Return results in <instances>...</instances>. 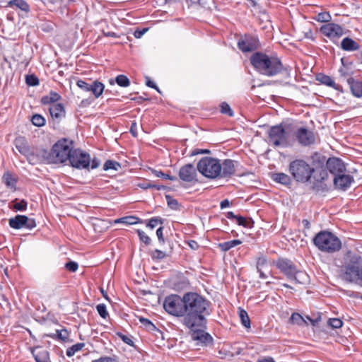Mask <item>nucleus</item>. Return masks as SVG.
Masks as SVG:
<instances>
[{
  "label": "nucleus",
  "mask_w": 362,
  "mask_h": 362,
  "mask_svg": "<svg viewBox=\"0 0 362 362\" xmlns=\"http://www.w3.org/2000/svg\"><path fill=\"white\" fill-rule=\"evenodd\" d=\"M103 33L105 36H107V37H119V35L115 33V32H111V31H106L105 30H103Z\"/></svg>",
  "instance_id": "obj_63"
},
{
  "label": "nucleus",
  "mask_w": 362,
  "mask_h": 362,
  "mask_svg": "<svg viewBox=\"0 0 362 362\" xmlns=\"http://www.w3.org/2000/svg\"><path fill=\"white\" fill-rule=\"evenodd\" d=\"M197 170L206 177L217 178L221 172L220 160L211 157H204L198 162Z\"/></svg>",
  "instance_id": "obj_8"
},
{
  "label": "nucleus",
  "mask_w": 362,
  "mask_h": 362,
  "mask_svg": "<svg viewBox=\"0 0 362 362\" xmlns=\"http://www.w3.org/2000/svg\"><path fill=\"white\" fill-rule=\"evenodd\" d=\"M32 124L36 127H40L45 124V119L40 114H35L31 118Z\"/></svg>",
  "instance_id": "obj_39"
},
{
  "label": "nucleus",
  "mask_w": 362,
  "mask_h": 362,
  "mask_svg": "<svg viewBox=\"0 0 362 362\" xmlns=\"http://www.w3.org/2000/svg\"><path fill=\"white\" fill-rule=\"evenodd\" d=\"M115 82H116L117 83V85L121 87H128L130 85L129 79L127 78V76H126L125 75H123V74L118 75L115 78V81L113 79L109 80V83L111 85H114Z\"/></svg>",
  "instance_id": "obj_31"
},
{
  "label": "nucleus",
  "mask_w": 362,
  "mask_h": 362,
  "mask_svg": "<svg viewBox=\"0 0 362 362\" xmlns=\"http://www.w3.org/2000/svg\"><path fill=\"white\" fill-rule=\"evenodd\" d=\"M2 179L3 182L7 187H14L16 186V180L13 177L12 175L9 172L5 173Z\"/></svg>",
  "instance_id": "obj_35"
},
{
  "label": "nucleus",
  "mask_w": 362,
  "mask_h": 362,
  "mask_svg": "<svg viewBox=\"0 0 362 362\" xmlns=\"http://www.w3.org/2000/svg\"><path fill=\"white\" fill-rule=\"evenodd\" d=\"M163 227L160 226L156 230V235L158 238V240L162 243H163L165 242V240L163 238Z\"/></svg>",
  "instance_id": "obj_57"
},
{
  "label": "nucleus",
  "mask_w": 362,
  "mask_h": 362,
  "mask_svg": "<svg viewBox=\"0 0 362 362\" xmlns=\"http://www.w3.org/2000/svg\"><path fill=\"white\" fill-rule=\"evenodd\" d=\"M290 320L293 324L300 325L304 322L303 317L298 313H293L290 317Z\"/></svg>",
  "instance_id": "obj_50"
},
{
  "label": "nucleus",
  "mask_w": 362,
  "mask_h": 362,
  "mask_svg": "<svg viewBox=\"0 0 362 362\" xmlns=\"http://www.w3.org/2000/svg\"><path fill=\"white\" fill-rule=\"evenodd\" d=\"M333 182L336 188L341 190H346L354 182V177L351 175H346L344 173L335 176Z\"/></svg>",
  "instance_id": "obj_20"
},
{
  "label": "nucleus",
  "mask_w": 362,
  "mask_h": 362,
  "mask_svg": "<svg viewBox=\"0 0 362 362\" xmlns=\"http://www.w3.org/2000/svg\"><path fill=\"white\" fill-rule=\"evenodd\" d=\"M15 146L18 151L23 155H26L29 153V146L24 137H18L14 141Z\"/></svg>",
  "instance_id": "obj_27"
},
{
  "label": "nucleus",
  "mask_w": 362,
  "mask_h": 362,
  "mask_svg": "<svg viewBox=\"0 0 362 362\" xmlns=\"http://www.w3.org/2000/svg\"><path fill=\"white\" fill-rule=\"evenodd\" d=\"M158 224H163V220L158 217H153L148 221L146 226L147 227H149L150 228L153 229L155 227H156Z\"/></svg>",
  "instance_id": "obj_48"
},
{
  "label": "nucleus",
  "mask_w": 362,
  "mask_h": 362,
  "mask_svg": "<svg viewBox=\"0 0 362 362\" xmlns=\"http://www.w3.org/2000/svg\"><path fill=\"white\" fill-rule=\"evenodd\" d=\"M165 199L167 200L168 206L170 209L173 210L179 209V203L175 199H173L170 195H166Z\"/></svg>",
  "instance_id": "obj_44"
},
{
  "label": "nucleus",
  "mask_w": 362,
  "mask_h": 362,
  "mask_svg": "<svg viewBox=\"0 0 362 362\" xmlns=\"http://www.w3.org/2000/svg\"><path fill=\"white\" fill-rule=\"evenodd\" d=\"M65 268L69 272H75L78 269V265L76 262L70 261L65 264Z\"/></svg>",
  "instance_id": "obj_54"
},
{
  "label": "nucleus",
  "mask_w": 362,
  "mask_h": 362,
  "mask_svg": "<svg viewBox=\"0 0 362 362\" xmlns=\"http://www.w3.org/2000/svg\"><path fill=\"white\" fill-rule=\"evenodd\" d=\"M117 335L122 339V341L129 344V345H132L133 344V341L128 337L121 334V333H118Z\"/></svg>",
  "instance_id": "obj_60"
},
{
  "label": "nucleus",
  "mask_w": 362,
  "mask_h": 362,
  "mask_svg": "<svg viewBox=\"0 0 362 362\" xmlns=\"http://www.w3.org/2000/svg\"><path fill=\"white\" fill-rule=\"evenodd\" d=\"M238 47L243 52H250L258 47V40L255 37L245 36L239 40Z\"/></svg>",
  "instance_id": "obj_17"
},
{
  "label": "nucleus",
  "mask_w": 362,
  "mask_h": 362,
  "mask_svg": "<svg viewBox=\"0 0 362 362\" xmlns=\"http://www.w3.org/2000/svg\"><path fill=\"white\" fill-rule=\"evenodd\" d=\"M139 322L148 332H154L157 330L156 327L148 319L141 317H139Z\"/></svg>",
  "instance_id": "obj_38"
},
{
  "label": "nucleus",
  "mask_w": 362,
  "mask_h": 362,
  "mask_svg": "<svg viewBox=\"0 0 362 362\" xmlns=\"http://www.w3.org/2000/svg\"><path fill=\"white\" fill-rule=\"evenodd\" d=\"M60 98L61 96L57 93L51 91L48 95H44L41 98V103L50 106L52 104H58L57 102L59 101Z\"/></svg>",
  "instance_id": "obj_26"
},
{
  "label": "nucleus",
  "mask_w": 362,
  "mask_h": 362,
  "mask_svg": "<svg viewBox=\"0 0 362 362\" xmlns=\"http://www.w3.org/2000/svg\"><path fill=\"white\" fill-rule=\"evenodd\" d=\"M13 3L23 11H27L29 9V5L23 0H13Z\"/></svg>",
  "instance_id": "obj_51"
},
{
  "label": "nucleus",
  "mask_w": 362,
  "mask_h": 362,
  "mask_svg": "<svg viewBox=\"0 0 362 362\" xmlns=\"http://www.w3.org/2000/svg\"><path fill=\"white\" fill-rule=\"evenodd\" d=\"M148 28H144L142 30H135L134 35L136 38H140L147 30Z\"/></svg>",
  "instance_id": "obj_61"
},
{
  "label": "nucleus",
  "mask_w": 362,
  "mask_h": 362,
  "mask_svg": "<svg viewBox=\"0 0 362 362\" xmlns=\"http://www.w3.org/2000/svg\"><path fill=\"white\" fill-rule=\"evenodd\" d=\"M317 80L321 83L332 87L335 90H339L341 88V86L337 84L330 76L325 74H318L317 76Z\"/></svg>",
  "instance_id": "obj_28"
},
{
  "label": "nucleus",
  "mask_w": 362,
  "mask_h": 362,
  "mask_svg": "<svg viewBox=\"0 0 362 362\" xmlns=\"http://www.w3.org/2000/svg\"><path fill=\"white\" fill-rule=\"evenodd\" d=\"M115 222L116 223H122L126 225H134V224L140 223L141 221H140L139 218H138V217L129 216H125V217L118 218V219L115 220Z\"/></svg>",
  "instance_id": "obj_33"
},
{
  "label": "nucleus",
  "mask_w": 362,
  "mask_h": 362,
  "mask_svg": "<svg viewBox=\"0 0 362 362\" xmlns=\"http://www.w3.org/2000/svg\"><path fill=\"white\" fill-rule=\"evenodd\" d=\"M240 244H241V241L240 240H233L220 243L218 247L222 251L226 252Z\"/></svg>",
  "instance_id": "obj_34"
},
{
  "label": "nucleus",
  "mask_w": 362,
  "mask_h": 362,
  "mask_svg": "<svg viewBox=\"0 0 362 362\" xmlns=\"http://www.w3.org/2000/svg\"><path fill=\"white\" fill-rule=\"evenodd\" d=\"M26 83L29 86H37L39 84V79L35 75H28L26 76Z\"/></svg>",
  "instance_id": "obj_53"
},
{
  "label": "nucleus",
  "mask_w": 362,
  "mask_h": 362,
  "mask_svg": "<svg viewBox=\"0 0 362 362\" xmlns=\"http://www.w3.org/2000/svg\"><path fill=\"white\" fill-rule=\"evenodd\" d=\"M314 19L318 23H329L331 20V16L327 12H322L318 13Z\"/></svg>",
  "instance_id": "obj_41"
},
{
  "label": "nucleus",
  "mask_w": 362,
  "mask_h": 362,
  "mask_svg": "<svg viewBox=\"0 0 362 362\" xmlns=\"http://www.w3.org/2000/svg\"><path fill=\"white\" fill-rule=\"evenodd\" d=\"M137 233L141 241L144 243L146 245L151 243V238L146 234L145 232L139 229L137 230Z\"/></svg>",
  "instance_id": "obj_49"
},
{
  "label": "nucleus",
  "mask_w": 362,
  "mask_h": 362,
  "mask_svg": "<svg viewBox=\"0 0 362 362\" xmlns=\"http://www.w3.org/2000/svg\"><path fill=\"white\" fill-rule=\"evenodd\" d=\"M288 171L296 182L305 183L310 180L315 169L303 159H296L289 163Z\"/></svg>",
  "instance_id": "obj_5"
},
{
  "label": "nucleus",
  "mask_w": 362,
  "mask_h": 362,
  "mask_svg": "<svg viewBox=\"0 0 362 362\" xmlns=\"http://www.w3.org/2000/svg\"><path fill=\"white\" fill-rule=\"evenodd\" d=\"M185 294L182 297L178 295L167 296L163 303L164 309L170 315L176 317H185Z\"/></svg>",
  "instance_id": "obj_11"
},
{
  "label": "nucleus",
  "mask_w": 362,
  "mask_h": 362,
  "mask_svg": "<svg viewBox=\"0 0 362 362\" xmlns=\"http://www.w3.org/2000/svg\"><path fill=\"white\" fill-rule=\"evenodd\" d=\"M166 257V254L160 250H155L151 253V257L153 259H163Z\"/></svg>",
  "instance_id": "obj_52"
},
{
  "label": "nucleus",
  "mask_w": 362,
  "mask_h": 362,
  "mask_svg": "<svg viewBox=\"0 0 362 362\" xmlns=\"http://www.w3.org/2000/svg\"><path fill=\"white\" fill-rule=\"evenodd\" d=\"M268 141L274 147H287L290 144L289 132L283 127L279 124L272 127L268 132Z\"/></svg>",
  "instance_id": "obj_10"
},
{
  "label": "nucleus",
  "mask_w": 362,
  "mask_h": 362,
  "mask_svg": "<svg viewBox=\"0 0 362 362\" xmlns=\"http://www.w3.org/2000/svg\"><path fill=\"white\" fill-rule=\"evenodd\" d=\"M272 180L278 183L288 186L291 184L292 180L289 175L284 173H276L272 175Z\"/></svg>",
  "instance_id": "obj_24"
},
{
  "label": "nucleus",
  "mask_w": 362,
  "mask_h": 362,
  "mask_svg": "<svg viewBox=\"0 0 362 362\" xmlns=\"http://www.w3.org/2000/svg\"><path fill=\"white\" fill-rule=\"evenodd\" d=\"M327 324L332 328H340L343 325V322L339 318H330L327 321Z\"/></svg>",
  "instance_id": "obj_45"
},
{
  "label": "nucleus",
  "mask_w": 362,
  "mask_h": 362,
  "mask_svg": "<svg viewBox=\"0 0 362 362\" xmlns=\"http://www.w3.org/2000/svg\"><path fill=\"white\" fill-rule=\"evenodd\" d=\"M238 163L231 159H226L221 163V172L218 177L230 178L235 174Z\"/></svg>",
  "instance_id": "obj_15"
},
{
  "label": "nucleus",
  "mask_w": 362,
  "mask_h": 362,
  "mask_svg": "<svg viewBox=\"0 0 362 362\" xmlns=\"http://www.w3.org/2000/svg\"><path fill=\"white\" fill-rule=\"evenodd\" d=\"M178 175L180 179L184 182H192L197 181V169L191 163L182 166L179 170Z\"/></svg>",
  "instance_id": "obj_14"
},
{
  "label": "nucleus",
  "mask_w": 362,
  "mask_h": 362,
  "mask_svg": "<svg viewBox=\"0 0 362 362\" xmlns=\"http://www.w3.org/2000/svg\"><path fill=\"white\" fill-rule=\"evenodd\" d=\"M92 362H117L115 359L110 357H102L99 359L94 360Z\"/></svg>",
  "instance_id": "obj_62"
},
{
  "label": "nucleus",
  "mask_w": 362,
  "mask_h": 362,
  "mask_svg": "<svg viewBox=\"0 0 362 362\" xmlns=\"http://www.w3.org/2000/svg\"><path fill=\"white\" fill-rule=\"evenodd\" d=\"M352 93L359 98L362 96V82L355 81L353 78L348 80Z\"/></svg>",
  "instance_id": "obj_29"
},
{
  "label": "nucleus",
  "mask_w": 362,
  "mask_h": 362,
  "mask_svg": "<svg viewBox=\"0 0 362 362\" xmlns=\"http://www.w3.org/2000/svg\"><path fill=\"white\" fill-rule=\"evenodd\" d=\"M153 173L155 175V176L158 177H161L163 179H165V180H172V181H175V180H177V178L175 176H171L168 174H166V173H163L162 171L160 170H153Z\"/></svg>",
  "instance_id": "obj_43"
},
{
  "label": "nucleus",
  "mask_w": 362,
  "mask_h": 362,
  "mask_svg": "<svg viewBox=\"0 0 362 362\" xmlns=\"http://www.w3.org/2000/svg\"><path fill=\"white\" fill-rule=\"evenodd\" d=\"M49 112L53 120L57 123L65 117L66 112L62 104H52L49 107Z\"/></svg>",
  "instance_id": "obj_21"
},
{
  "label": "nucleus",
  "mask_w": 362,
  "mask_h": 362,
  "mask_svg": "<svg viewBox=\"0 0 362 362\" xmlns=\"http://www.w3.org/2000/svg\"><path fill=\"white\" fill-rule=\"evenodd\" d=\"M96 310L99 315L104 319H105L108 316V313L107 311L106 305L105 304H98L96 306Z\"/></svg>",
  "instance_id": "obj_47"
},
{
  "label": "nucleus",
  "mask_w": 362,
  "mask_h": 362,
  "mask_svg": "<svg viewBox=\"0 0 362 362\" xmlns=\"http://www.w3.org/2000/svg\"><path fill=\"white\" fill-rule=\"evenodd\" d=\"M250 61L257 71L267 76H276L283 70V64L279 58L263 52L253 53Z\"/></svg>",
  "instance_id": "obj_2"
},
{
  "label": "nucleus",
  "mask_w": 362,
  "mask_h": 362,
  "mask_svg": "<svg viewBox=\"0 0 362 362\" xmlns=\"http://www.w3.org/2000/svg\"><path fill=\"white\" fill-rule=\"evenodd\" d=\"M185 317L182 324L187 328H194L206 325V316L209 315L210 303L201 295L194 292L185 293Z\"/></svg>",
  "instance_id": "obj_1"
},
{
  "label": "nucleus",
  "mask_w": 362,
  "mask_h": 362,
  "mask_svg": "<svg viewBox=\"0 0 362 362\" xmlns=\"http://www.w3.org/2000/svg\"><path fill=\"white\" fill-rule=\"evenodd\" d=\"M341 47L345 51H356L359 49V45L349 37H345L341 42Z\"/></svg>",
  "instance_id": "obj_25"
},
{
  "label": "nucleus",
  "mask_w": 362,
  "mask_h": 362,
  "mask_svg": "<svg viewBox=\"0 0 362 362\" xmlns=\"http://www.w3.org/2000/svg\"><path fill=\"white\" fill-rule=\"evenodd\" d=\"M313 243L320 251L334 253L341 247V242L338 237L331 232L322 230L315 235Z\"/></svg>",
  "instance_id": "obj_4"
},
{
  "label": "nucleus",
  "mask_w": 362,
  "mask_h": 362,
  "mask_svg": "<svg viewBox=\"0 0 362 362\" xmlns=\"http://www.w3.org/2000/svg\"><path fill=\"white\" fill-rule=\"evenodd\" d=\"M76 85L78 88H80L81 90L88 92V88L90 86V83H87L85 81L83 80H78L76 81Z\"/></svg>",
  "instance_id": "obj_55"
},
{
  "label": "nucleus",
  "mask_w": 362,
  "mask_h": 362,
  "mask_svg": "<svg viewBox=\"0 0 362 362\" xmlns=\"http://www.w3.org/2000/svg\"><path fill=\"white\" fill-rule=\"evenodd\" d=\"M327 177H328V173H327V170H322L320 172V177L317 179V181L322 182V181L325 180L326 179H327Z\"/></svg>",
  "instance_id": "obj_58"
},
{
  "label": "nucleus",
  "mask_w": 362,
  "mask_h": 362,
  "mask_svg": "<svg viewBox=\"0 0 362 362\" xmlns=\"http://www.w3.org/2000/svg\"><path fill=\"white\" fill-rule=\"evenodd\" d=\"M13 202V209L15 210L23 211L27 209L28 203L25 200L22 199L20 202H18L17 199H16Z\"/></svg>",
  "instance_id": "obj_42"
},
{
  "label": "nucleus",
  "mask_w": 362,
  "mask_h": 362,
  "mask_svg": "<svg viewBox=\"0 0 362 362\" xmlns=\"http://www.w3.org/2000/svg\"><path fill=\"white\" fill-rule=\"evenodd\" d=\"M142 189H148V188H156L157 189H160V186H156L155 185H150L148 183H142L139 185Z\"/></svg>",
  "instance_id": "obj_59"
},
{
  "label": "nucleus",
  "mask_w": 362,
  "mask_h": 362,
  "mask_svg": "<svg viewBox=\"0 0 362 362\" xmlns=\"http://www.w3.org/2000/svg\"><path fill=\"white\" fill-rule=\"evenodd\" d=\"M69 164L77 169H95L99 167L100 162L96 158L91 160L89 153L81 149H74L69 160Z\"/></svg>",
  "instance_id": "obj_7"
},
{
  "label": "nucleus",
  "mask_w": 362,
  "mask_h": 362,
  "mask_svg": "<svg viewBox=\"0 0 362 362\" xmlns=\"http://www.w3.org/2000/svg\"><path fill=\"white\" fill-rule=\"evenodd\" d=\"M187 244L189 247L194 250H196L199 248V244L195 240H191L187 243Z\"/></svg>",
  "instance_id": "obj_64"
},
{
  "label": "nucleus",
  "mask_w": 362,
  "mask_h": 362,
  "mask_svg": "<svg viewBox=\"0 0 362 362\" xmlns=\"http://www.w3.org/2000/svg\"><path fill=\"white\" fill-rule=\"evenodd\" d=\"M49 337L54 339H59L63 341H66L69 339V333L66 329H57L54 334H48Z\"/></svg>",
  "instance_id": "obj_30"
},
{
  "label": "nucleus",
  "mask_w": 362,
  "mask_h": 362,
  "mask_svg": "<svg viewBox=\"0 0 362 362\" xmlns=\"http://www.w3.org/2000/svg\"><path fill=\"white\" fill-rule=\"evenodd\" d=\"M120 167L121 165L118 162L108 160L105 163L103 169L104 170H108L110 169L117 170Z\"/></svg>",
  "instance_id": "obj_40"
},
{
  "label": "nucleus",
  "mask_w": 362,
  "mask_h": 362,
  "mask_svg": "<svg viewBox=\"0 0 362 362\" xmlns=\"http://www.w3.org/2000/svg\"><path fill=\"white\" fill-rule=\"evenodd\" d=\"M9 226L14 229H21L22 228L33 229L36 226V223L33 218H30L24 215H17L14 218L9 219Z\"/></svg>",
  "instance_id": "obj_12"
},
{
  "label": "nucleus",
  "mask_w": 362,
  "mask_h": 362,
  "mask_svg": "<svg viewBox=\"0 0 362 362\" xmlns=\"http://www.w3.org/2000/svg\"><path fill=\"white\" fill-rule=\"evenodd\" d=\"M320 31L329 38L339 37L343 35V29L339 24H324Z\"/></svg>",
  "instance_id": "obj_18"
},
{
  "label": "nucleus",
  "mask_w": 362,
  "mask_h": 362,
  "mask_svg": "<svg viewBox=\"0 0 362 362\" xmlns=\"http://www.w3.org/2000/svg\"><path fill=\"white\" fill-rule=\"evenodd\" d=\"M221 112L230 117L233 115V112L230 105L226 103H222L221 105Z\"/></svg>",
  "instance_id": "obj_46"
},
{
  "label": "nucleus",
  "mask_w": 362,
  "mask_h": 362,
  "mask_svg": "<svg viewBox=\"0 0 362 362\" xmlns=\"http://www.w3.org/2000/svg\"><path fill=\"white\" fill-rule=\"evenodd\" d=\"M341 277L347 282L362 281V257L358 255H350L349 260L344 265Z\"/></svg>",
  "instance_id": "obj_6"
},
{
  "label": "nucleus",
  "mask_w": 362,
  "mask_h": 362,
  "mask_svg": "<svg viewBox=\"0 0 362 362\" xmlns=\"http://www.w3.org/2000/svg\"><path fill=\"white\" fill-rule=\"evenodd\" d=\"M327 170L335 176L346 172V166L344 162L336 157L329 158L326 162Z\"/></svg>",
  "instance_id": "obj_16"
},
{
  "label": "nucleus",
  "mask_w": 362,
  "mask_h": 362,
  "mask_svg": "<svg viewBox=\"0 0 362 362\" xmlns=\"http://www.w3.org/2000/svg\"><path fill=\"white\" fill-rule=\"evenodd\" d=\"M235 221L239 226L248 227L250 222L243 216H238Z\"/></svg>",
  "instance_id": "obj_56"
},
{
  "label": "nucleus",
  "mask_w": 362,
  "mask_h": 362,
  "mask_svg": "<svg viewBox=\"0 0 362 362\" xmlns=\"http://www.w3.org/2000/svg\"><path fill=\"white\" fill-rule=\"evenodd\" d=\"M32 354L36 362H50L48 351L42 347H35Z\"/></svg>",
  "instance_id": "obj_22"
},
{
  "label": "nucleus",
  "mask_w": 362,
  "mask_h": 362,
  "mask_svg": "<svg viewBox=\"0 0 362 362\" xmlns=\"http://www.w3.org/2000/svg\"><path fill=\"white\" fill-rule=\"evenodd\" d=\"M276 267L288 279L296 283L304 284L308 276L303 272L298 271L293 262L287 259H279L276 262Z\"/></svg>",
  "instance_id": "obj_9"
},
{
  "label": "nucleus",
  "mask_w": 362,
  "mask_h": 362,
  "mask_svg": "<svg viewBox=\"0 0 362 362\" xmlns=\"http://www.w3.org/2000/svg\"><path fill=\"white\" fill-rule=\"evenodd\" d=\"M206 325L194 328H188L191 332V337L194 341H197L202 345H209L212 343L211 335L204 331Z\"/></svg>",
  "instance_id": "obj_13"
},
{
  "label": "nucleus",
  "mask_w": 362,
  "mask_h": 362,
  "mask_svg": "<svg viewBox=\"0 0 362 362\" xmlns=\"http://www.w3.org/2000/svg\"><path fill=\"white\" fill-rule=\"evenodd\" d=\"M105 86L98 81H94L90 83L88 92H91L95 98H99L103 93Z\"/></svg>",
  "instance_id": "obj_23"
},
{
  "label": "nucleus",
  "mask_w": 362,
  "mask_h": 362,
  "mask_svg": "<svg viewBox=\"0 0 362 362\" xmlns=\"http://www.w3.org/2000/svg\"><path fill=\"white\" fill-rule=\"evenodd\" d=\"M72 144V141L69 139H60L49 151H43L42 156L49 163H63L69 161L74 150Z\"/></svg>",
  "instance_id": "obj_3"
},
{
  "label": "nucleus",
  "mask_w": 362,
  "mask_h": 362,
  "mask_svg": "<svg viewBox=\"0 0 362 362\" xmlns=\"http://www.w3.org/2000/svg\"><path fill=\"white\" fill-rule=\"evenodd\" d=\"M85 346L84 343H77L66 349V355L69 357L73 356L76 352L81 351Z\"/></svg>",
  "instance_id": "obj_36"
},
{
  "label": "nucleus",
  "mask_w": 362,
  "mask_h": 362,
  "mask_svg": "<svg viewBox=\"0 0 362 362\" xmlns=\"http://www.w3.org/2000/svg\"><path fill=\"white\" fill-rule=\"evenodd\" d=\"M268 267V262L265 257L261 256L257 259L256 268L257 271L267 270Z\"/></svg>",
  "instance_id": "obj_37"
},
{
  "label": "nucleus",
  "mask_w": 362,
  "mask_h": 362,
  "mask_svg": "<svg viewBox=\"0 0 362 362\" xmlns=\"http://www.w3.org/2000/svg\"><path fill=\"white\" fill-rule=\"evenodd\" d=\"M238 315L242 325L246 328H250V320L247 313L244 309L238 308Z\"/></svg>",
  "instance_id": "obj_32"
},
{
  "label": "nucleus",
  "mask_w": 362,
  "mask_h": 362,
  "mask_svg": "<svg viewBox=\"0 0 362 362\" xmlns=\"http://www.w3.org/2000/svg\"><path fill=\"white\" fill-rule=\"evenodd\" d=\"M296 138L303 146H309L315 142V136L312 132L301 127L296 132Z\"/></svg>",
  "instance_id": "obj_19"
}]
</instances>
